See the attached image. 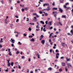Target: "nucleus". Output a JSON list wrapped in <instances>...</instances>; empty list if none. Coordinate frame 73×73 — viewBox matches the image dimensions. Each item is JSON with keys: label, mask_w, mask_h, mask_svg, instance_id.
Segmentation results:
<instances>
[{"label": "nucleus", "mask_w": 73, "mask_h": 73, "mask_svg": "<svg viewBox=\"0 0 73 73\" xmlns=\"http://www.w3.org/2000/svg\"><path fill=\"white\" fill-rule=\"evenodd\" d=\"M43 35H41V36H40V37H41V38H43Z\"/></svg>", "instance_id": "nucleus-48"}, {"label": "nucleus", "mask_w": 73, "mask_h": 73, "mask_svg": "<svg viewBox=\"0 0 73 73\" xmlns=\"http://www.w3.org/2000/svg\"><path fill=\"white\" fill-rule=\"evenodd\" d=\"M17 33V35H18L19 34H20V32H18L17 31L16 32Z\"/></svg>", "instance_id": "nucleus-34"}, {"label": "nucleus", "mask_w": 73, "mask_h": 73, "mask_svg": "<svg viewBox=\"0 0 73 73\" xmlns=\"http://www.w3.org/2000/svg\"><path fill=\"white\" fill-rule=\"evenodd\" d=\"M30 40L31 41H34L35 39H34V38H32Z\"/></svg>", "instance_id": "nucleus-24"}, {"label": "nucleus", "mask_w": 73, "mask_h": 73, "mask_svg": "<svg viewBox=\"0 0 73 73\" xmlns=\"http://www.w3.org/2000/svg\"><path fill=\"white\" fill-rule=\"evenodd\" d=\"M29 38H32L33 37V36L32 35L29 36Z\"/></svg>", "instance_id": "nucleus-30"}, {"label": "nucleus", "mask_w": 73, "mask_h": 73, "mask_svg": "<svg viewBox=\"0 0 73 73\" xmlns=\"http://www.w3.org/2000/svg\"><path fill=\"white\" fill-rule=\"evenodd\" d=\"M25 11H28V7H25Z\"/></svg>", "instance_id": "nucleus-21"}, {"label": "nucleus", "mask_w": 73, "mask_h": 73, "mask_svg": "<svg viewBox=\"0 0 73 73\" xmlns=\"http://www.w3.org/2000/svg\"><path fill=\"white\" fill-rule=\"evenodd\" d=\"M63 58H64V56H62L60 57V59H62Z\"/></svg>", "instance_id": "nucleus-61"}, {"label": "nucleus", "mask_w": 73, "mask_h": 73, "mask_svg": "<svg viewBox=\"0 0 73 73\" xmlns=\"http://www.w3.org/2000/svg\"><path fill=\"white\" fill-rule=\"evenodd\" d=\"M34 19H35V20H36V21H37V19H37V17H34Z\"/></svg>", "instance_id": "nucleus-25"}, {"label": "nucleus", "mask_w": 73, "mask_h": 73, "mask_svg": "<svg viewBox=\"0 0 73 73\" xmlns=\"http://www.w3.org/2000/svg\"><path fill=\"white\" fill-rule=\"evenodd\" d=\"M18 21H19V19H17V20L16 21V22L17 23V22Z\"/></svg>", "instance_id": "nucleus-55"}, {"label": "nucleus", "mask_w": 73, "mask_h": 73, "mask_svg": "<svg viewBox=\"0 0 73 73\" xmlns=\"http://www.w3.org/2000/svg\"><path fill=\"white\" fill-rule=\"evenodd\" d=\"M65 69L66 71V72H67L68 71V69H67V68H65Z\"/></svg>", "instance_id": "nucleus-51"}, {"label": "nucleus", "mask_w": 73, "mask_h": 73, "mask_svg": "<svg viewBox=\"0 0 73 73\" xmlns=\"http://www.w3.org/2000/svg\"><path fill=\"white\" fill-rule=\"evenodd\" d=\"M43 13H44V15L45 16H47L48 15V13H45V12H43Z\"/></svg>", "instance_id": "nucleus-8"}, {"label": "nucleus", "mask_w": 73, "mask_h": 73, "mask_svg": "<svg viewBox=\"0 0 73 73\" xmlns=\"http://www.w3.org/2000/svg\"><path fill=\"white\" fill-rule=\"evenodd\" d=\"M36 56H37L38 58H40V55H38V53L36 54Z\"/></svg>", "instance_id": "nucleus-19"}, {"label": "nucleus", "mask_w": 73, "mask_h": 73, "mask_svg": "<svg viewBox=\"0 0 73 73\" xmlns=\"http://www.w3.org/2000/svg\"><path fill=\"white\" fill-rule=\"evenodd\" d=\"M53 29V27H51L50 28V29Z\"/></svg>", "instance_id": "nucleus-63"}, {"label": "nucleus", "mask_w": 73, "mask_h": 73, "mask_svg": "<svg viewBox=\"0 0 73 73\" xmlns=\"http://www.w3.org/2000/svg\"><path fill=\"white\" fill-rule=\"evenodd\" d=\"M67 65H68V66H70V67H71V66H72L70 64V63H68L67 64Z\"/></svg>", "instance_id": "nucleus-11"}, {"label": "nucleus", "mask_w": 73, "mask_h": 73, "mask_svg": "<svg viewBox=\"0 0 73 73\" xmlns=\"http://www.w3.org/2000/svg\"><path fill=\"white\" fill-rule=\"evenodd\" d=\"M68 35H70L71 36L72 35L70 34L69 33H68Z\"/></svg>", "instance_id": "nucleus-62"}, {"label": "nucleus", "mask_w": 73, "mask_h": 73, "mask_svg": "<svg viewBox=\"0 0 73 73\" xmlns=\"http://www.w3.org/2000/svg\"><path fill=\"white\" fill-rule=\"evenodd\" d=\"M19 53H20V52H19V51H17V52L16 53V54H17Z\"/></svg>", "instance_id": "nucleus-27"}, {"label": "nucleus", "mask_w": 73, "mask_h": 73, "mask_svg": "<svg viewBox=\"0 0 73 73\" xmlns=\"http://www.w3.org/2000/svg\"><path fill=\"white\" fill-rule=\"evenodd\" d=\"M53 34V33H51V34H50V36H49V38H50V36H52V35Z\"/></svg>", "instance_id": "nucleus-23"}, {"label": "nucleus", "mask_w": 73, "mask_h": 73, "mask_svg": "<svg viewBox=\"0 0 73 73\" xmlns=\"http://www.w3.org/2000/svg\"><path fill=\"white\" fill-rule=\"evenodd\" d=\"M54 61L55 62H57L58 61V60H57V59H56L54 60Z\"/></svg>", "instance_id": "nucleus-42"}, {"label": "nucleus", "mask_w": 73, "mask_h": 73, "mask_svg": "<svg viewBox=\"0 0 73 73\" xmlns=\"http://www.w3.org/2000/svg\"><path fill=\"white\" fill-rule=\"evenodd\" d=\"M48 21H46V22H45V24H48Z\"/></svg>", "instance_id": "nucleus-50"}, {"label": "nucleus", "mask_w": 73, "mask_h": 73, "mask_svg": "<svg viewBox=\"0 0 73 73\" xmlns=\"http://www.w3.org/2000/svg\"><path fill=\"white\" fill-rule=\"evenodd\" d=\"M59 56H60V54L58 53H57L56 54V58H57V59H58V58Z\"/></svg>", "instance_id": "nucleus-1"}, {"label": "nucleus", "mask_w": 73, "mask_h": 73, "mask_svg": "<svg viewBox=\"0 0 73 73\" xmlns=\"http://www.w3.org/2000/svg\"><path fill=\"white\" fill-rule=\"evenodd\" d=\"M65 43L64 42H63L62 43V46H64V44H65Z\"/></svg>", "instance_id": "nucleus-40"}, {"label": "nucleus", "mask_w": 73, "mask_h": 73, "mask_svg": "<svg viewBox=\"0 0 73 73\" xmlns=\"http://www.w3.org/2000/svg\"><path fill=\"white\" fill-rule=\"evenodd\" d=\"M36 31H40V29H36Z\"/></svg>", "instance_id": "nucleus-53"}, {"label": "nucleus", "mask_w": 73, "mask_h": 73, "mask_svg": "<svg viewBox=\"0 0 73 73\" xmlns=\"http://www.w3.org/2000/svg\"><path fill=\"white\" fill-rule=\"evenodd\" d=\"M46 26V25H43V27L44 28H45Z\"/></svg>", "instance_id": "nucleus-56"}, {"label": "nucleus", "mask_w": 73, "mask_h": 73, "mask_svg": "<svg viewBox=\"0 0 73 73\" xmlns=\"http://www.w3.org/2000/svg\"><path fill=\"white\" fill-rule=\"evenodd\" d=\"M62 64V66H64L65 65V63L62 62L61 63Z\"/></svg>", "instance_id": "nucleus-6"}, {"label": "nucleus", "mask_w": 73, "mask_h": 73, "mask_svg": "<svg viewBox=\"0 0 73 73\" xmlns=\"http://www.w3.org/2000/svg\"><path fill=\"white\" fill-rule=\"evenodd\" d=\"M9 56H12V54H11V52H9Z\"/></svg>", "instance_id": "nucleus-20"}, {"label": "nucleus", "mask_w": 73, "mask_h": 73, "mask_svg": "<svg viewBox=\"0 0 73 73\" xmlns=\"http://www.w3.org/2000/svg\"><path fill=\"white\" fill-rule=\"evenodd\" d=\"M39 25H37V26H36V28L39 29V28H40V27H39Z\"/></svg>", "instance_id": "nucleus-17"}, {"label": "nucleus", "mask_w": 73, "mask_h": 73, "mask_svg": "<svg viewBox=\"0 0 73 73\" xmlns=\"http://www.w3.org/2000/svg\"><path fill=\"white\" fill-rule=\"evenodd\" d=\"M27 34H26L25 33H24L23 34V36H27Z\"/></svg>", "instance_id": "nucleus-44"}, {"label": "nucleus", "mask_w": 73, "mask_h": 73, "mask_svg": "<svg viewBox=\"0 0 73 73\" xmlns=\"http://www.w3.org/2000/svg\"><path fill=\"white\" fill-rule=\"evenodd\" d=\"M51 9L50 8L49 6H48L46 9L47 11H49V10H50Z\"/></svg>", "instance_id": "nucleus-5"}, {"label": "nucleus", "mask_w": 73, "mask_h": 73, "mask_svg": "<svg viewBox=\"0 0 73 73\" xmlns=\"http://www.w3.org/2000/svg\"><path fill=\"white\" fill-rule=\"evenodd\" d=\"M52 5L53 6L55 5V3H54V2H53V3L52 4Z\"/></svg>", "instance_id": "nucleus-37"}, {"label": "nucleus", "mask_w": 73, "mask_h": 73, "mask_svg": "<svg viewBox=\"0 0 73 73\" xmlns=\"http://www.w3.org/2000/svg\"><path fill=\"white\" fill-rule=\"evenodd\" d=\"M41 42H42V44L43 45L44 44H45V40H42L41 41Z\"/></svg>", "instance_id": "nucleus-7"}, {"label": "nucleus", "mask_w": 73, "mask_h": 73, "mask_svg": "<svg viewBox=\"0 0 73 73\" xmlns=\"http://www.w3.org/2000/svg\"><path fill=\"white\" fill-rule=\"evenodd\" d=\"M21 11H22L23 12H24V9H21Z\"/></svg>", "instance_id": "nucleus-49"}, {"label": "nucleus", "mask_w": 73, "mask_h": 73, "mask_svg": "<svg viewBox=\"0 0 73 73\" xmlns=\"http://www.w3.org/2000/svg\"><path fill=\"white\" fill-rule=\"evenodd\" d=\"M5 48H3L1 49V51L3 52L4 51H5Z\"/></svg>", "instance_id": "nucleus-12"}, {"label": "nucleus", "mask_w": 73, "mask_h": 73, "mask_svg": "<svg viewBox=\"0 0 73 73\" xmlns=\"http://www.w3.org/2000/svg\"><path fill=\"white\" fill-rule=\"evenodd\" d=\"M15 72V70H14V69L13 70L11 71V72Z\"/></svg>", "instance_id": "nucleus-59"}, {"label": "nucleus", "mask_w": 73, "mask_h": 73, "mask_svg": "<svg viewBox=\"0 0 73 73\" xmlns=\"http://www.w3.org/2000/svg\"><path fill=\"white\" fill-rule=\"evenodd\" d=\"M18 44H19V45H21V43L20 42H18Z\"/></svg>", "instance_id": "nucleus-46"}, {"label": "nucleus", "mask_w": 73, "mask_h": 73, "mask_svg": "<svg viewBox=\"0 0 73 73\" xmlns=\"http://www.w3.org/2000/svg\"><path fill=\"white\" fill-rule=\"evenodd\" d=\"M3 38H1V42H3Z\"/></svg>", "instance_id": "nucleus-52"}, {"label": "nucleus", "mask_w": 73, "mask_h": 73, "mask_svg": "<svg viewBox=\"0 0 73 73\" xmlns=\"http://www.w3.org/2000/svg\"><path fill=\"white\" fill-rule=\"evenodd\" d=\"M55 52H56V53H58V49H56V50Z\"/></svg>", "instance_id": "nucleus-38"}, {"label": "nucleus", "mask_w": 73, "mask_h": 73, "mask_svg": "<svg viewBox=\"0 0 73 73\" xmlns=\"http://www.w3.org/2000/svg\"><path fill=\"white\" fill-rule=\"evenodd\" d=\"M60 3H64V1H60Z\"/></svg>", "instance_id": "nucleus-35"}, {"label": "nucleus", "mask_w": 73, "mask_h": 73, "mask_svg": "<svg viewBox=\"0 0 73 73\" xmlns=\"http://www.w3.org/2000/svg\"><path fill=\"white\" fill-rule=\"evenodd\" d=\"M39 13H40V14H42V12L41 11H39Z\"/></svg>", "instance_id": "nucleus-41"}, {"label": "nucleus", "mask_w": 73, "mask_h": 73, "mask_svg": "<svg viewBox=\"0 0 73 73\" xmlns=\"http://www.w3.org/2000/svg\"><path fill=\"white\" fill-rule=\"evenodd\" d=\"M40 23H41V24H44V22L42 21H40Z\"/></svg>", "instance_id": "nucleus-13"}, {"label": "nucleus", "mask_w": 73, "mask_h": 73, "mask_svg": "<svg viewBox=\"0 0 73 73\" xmlns=\"http://www.w3.org/2000/svg\"><path fill=\"white\" fill-rule=\"evenodd\" d=\"M59 25H61V26H62V24L61 23V22H59Z\"/></svg>", "instance_id": "nucleus-36"}, {"label": "nucleus", "mask_w": 73, "mask_h": 73, "mask_svg": "<svg viewBox=\"0 0 73 73\" xmlns=\"http://www.w3.org/2000/svg\"><path fill=\"white\" fill-rule=\"evenodd\" d=\"M49 41L50 42H52V40L50 39H49Z\"/></svg>", "instance_id": "nucleus-33"}, {"label": "nucleus", "mask_w": 73, "mask_h": 73, "mask_svg": "<svg viewBox=\"0 0 73 73\" xmlns=\"http://www.w3.org/2000/svg\"><path fill=\"white\" fill-rule=\"evenodd\" d=\"M52 9L53 10H57V7H56V8H55V7H54V8H53V9Z\"/></svg>", "instance_id": "nucleus-15"}, {"label": "nucleus", "mask_w": 73, "mask_h": 73, "mask_svg": "<svg viewBox=\"0 0 73 73\" xmlns=\"http://www.w3.org/2000/svg\"><path fill=\"white\" fill-rule=\"evenodd\" d=\"M11 40L12 43H13V44H14V43H15V40L14 39H12V38H11Z\"/></svg>", "instance_id": "nucleus-3"}, {"label": "nucleus", "mask_w": 73, "mask_h": 73, "mask_svg": "<svg viewBox=\"0 0 73 73\" xmlns=\"http://www.w3.org/2000/svg\"><path fill=\"white\" fill-rule=\"evenodd\" d=\"M52 22L51 21H50L49 22V23H48V24H49V25H52Z\"/></svg>", "instance_id": "nucleus-16"}, {"label": "nucleus", "mask_w": 73, "mask_h": 73, "mask_svg": "<svg viewBox=\"0 0 73 73\" xmlns=\"http://www.w3.org/2000/svg\"><path fill=\"white\" fill-rule=\"evenodd\" d=\"M45 28H44L43 29V31H44V32H46V30H45Z\"/></svg>", "instance_id": "nucleus-39"}, {"label": "nucleus", "mask_w": 73, "mask_h": 73, "mask_svg": "<svg viewBox=\"0 0 73 73\" xmlns=\"http://www.w3.org/2000/svg\"><path fill=\"white\" fill-rule=\"evenodd\" d=\"M66 60L67 61H69L70 60V58H66Z\"/></svg>", "instance_id": "nucleus-9"}, {"label": "nucleus", "mask_w": 73, "mask_h": 73, "mask_svg": "<svg viewBox=\"0 0 73 73\" xmlns=\"http://www.w3.org/2000/svg\"><path fill=\"white\" fill-rule=\"evenodd\" d=\"M58 9H59L58 11H59V12L60 11V13H62V11H63L62 9L61 8H60V7H58Z\"/></svg>", "instance_id": "nucleus-2"}, {"label": "nucleus", "mask_w": 73, "mask_h": 73, "mask_svg": "<svg viewBox=\"0 0 73 73\" xmlns=\"http://www.w3.org/2000/svg\"><path fill=\"white\" fill-rule=\"evenodd\" d=\"M52 69V68L51 67H50L48 69V70H51Z\"/></svg>", "instance_id": "nucleus-29"}, {"label": "nucleus", "mask_w": 73, "mask_h": 73, "mask_svg": "<svg viewBox=\"0 0 73 73\" xmlns=\"http://www.w3.org/2000/svg\"><path fill=\"white\" fill-rule=\"evenodd\" d=\"M33 15L36 16L37 15V13H34L33 14Z\"/></svg>", "instance_id": "nucleus-22"}, {"label": "nucleus", "mask_w": 73, "mask_h": 73, "mask_svg": "<svg viewBox=\"0 0 73 73\" xmlns=\"http://www.w3.org/2000/svg\"><path fill=\"white\" fill-rule=\"evenodd\" d=\"M30 73H33V71L32 70H31L30 71Z\"/></svg>", "instance_id": "nucleus-57"}, {"label": "nucleus", "mask_w": 73, "mask_h": 73, "mask_svg": "<svg viewBox=\"0 0 73 73\" xmlns=\"http://www.w3.org/2000/svg\"><path fill=\"white\" fill-rule=\"evenodd\" d=\"M13 64H14V63H13V62H12L11 63V64L12 66H13Z\"/></svg>", "instance_id": "nucleus-14"}, {"label": "nucleus", "mask_w": 73, "mask_h": 73, "mask_svg": "<svg viewBox=\"0 0 73 73\" xmlns=\"http://www.w3.org/2000/svg\"><path fill=\"white\" fill-rule=\"evenodd\" d=\"M27 20H26V21H29V18H27Z\"/></svg>", "instance_id": "nucleus-47"}, {"label": "nucleus", "mask_w": 73, "mask_h": 73, "mask_svg": "<svg viewBox=\"0 0 73 73\" xmlns=\"http://www.w3.org/2000/svg\"><path fill=\"white\" fill-rule=\"evenodd\" d=\"M1 3L2 4H4V1H1Z\"/></svg>", "instance_id": "nucleus-31"}, {"label": "nucleus", "mask_w": 73, "mask_h": 73, "mask_svg": "<svg viewBox=\"0 0 73 73\" xmlns=\"http://www.w3.org/2000/svg\"><path fill=\"white\" fill-rule=\"evenodd\" d=\"M32 30V29H31V27H29V31H31Z\"/></svg>", "instance_id": "nucleus-28"}, {"label": "nucleus", "mask_w": 73, "mask_h": 73, "mask_svg": "<svg viewBox=\"0 0 73 73\" xmlns=\"http://www.w3.org/2000/svg\"><path fill=\"white\" fill-rule=\"evenodd\" d=\"M29 59L28 60L29 61H31V58H29Z\"/></svg>", "instance_id": "nucleus-64"}, {"label": "nucleus", "mask_w": 73, "mask_h": 73, "mask_svg": "<svg viewBox=\"0 0 73 73\" xmlns=\"http://www.w3.org/2000/svg\"><path fill=\"white\" fill-rule=\"evenodd\" d=\"M50 53H52V49L50 50Z\"/></svg>", "instance_id": "nucleus-45"}, {"label": "nucleus", "mask_w": 73, "mask_h": 73, "mask_svg": "<svg viewBox=\"0 0 73 73\" xmlns=\"http://www.w3.org/2000/svg\"><path fill=\"white\" fill-rule=\"evenodd\" d=\"M5 72H8V68L7 69H6L5 70Z\"/></svg>", "instance_id": "nucleus-58"}, {"label": "nucleus", "mask_w": 73, "mask_h": 73, "mask_svg": "<svg viewBox=\"0 0 73 73\" xmlns=\"http://www.w3.org/2000/svg\"><path fill=\"white\" fill-rule=\"evenodd\" d=\"M54 17L55 18V19H57V14H55L54 15Z\"/></svg>", "instance_id": "nucleus-18"}, {"label": "nucleus", "mask_w": 73, "mask_h": 73, "mask_svg": "<svg viewBox=\"0 0 73 73\" xmlns=\"http://www.w3.org/2000/svg\"><path fill=\"white\" fill-rule=\"evenodd\" d=\"M10 65H11V64H10V63H9V64H8V66H10Z\"/></svg>", "instance_id": "nucleus-54"}, {"label": "nucleus", "mask_w": 73, "mask_h": 73, "mask_svg": "<svg viewBox=\"0 0 73 73\" xmlns=\"http://www.w3.org/2000/svg\"><path fill=\"white\" fill-rule=\"evenodd\" d=\"M45 5H46H46H47V6H49V3H48L44 4L43 5V7H45Z\"/></svg>", "instance_id": "nucleus-4"}, {"label": "nucleus", "mask_w": 73, "mask_h": 73, "mask_svg": "<svg viewBox=\"0 0 73 73\" xmlns=\"http://www.w3.org/2000/svg\"><path fill=\"white\" fill-rule=\"evenodd\" d=\"M36 17H39V16H38V15L36 14Z\"/></svg>", "instance_id": "nucleus-60"}, {"label": "nucleus", "mask_w": 73, "mask_h": 73, "mask_svg": "<svg viewBox=\"0 0 73 73\" xmlns=\"http://www.w3.org/2000/svg\"><path fill=\"white\" fill-rule=\"evenodd\" d=\"M21 58H22V59H24V58H25V57L24 56H23L21 57Z\"/></svg>", "instance_id": "nucleus-26"}, {"label": "nucleus", "mask_w": 73, "mask_h": 73, "mask_svg": "<svg viewBox=\"0 0 73 73\" xmlns=\"http://www.w3.org/2000/svg\"><path fill=\"white\" fill-rule=\"evenodd\" d=\"M62 17L63 18H65V19H66V17L65 15H62Z\"/></svg>", "instance_id": "nucleus-10"}, {"label": "nucleus", "mask_w": 73, "mask_h": 73, "mask_svg": "<svg viewBox=\"0 0 73 73\" xmlns=\"http://www.w3.org/2000/svg\"><path fill=\"white\" fill-rule=\"evenodd\" d=\"M59 72H62V70L61 69H59Z\"/></svg>", "instance_id": "nucleus-32"}, {"label": "nucleus", "mask_w": 73, "mask_h": 73, "mask_svg": "<svg viewBox=\"0 0 73 73\" xmlns=\"http://www.w3.org/2000/svg\"><path fill=\"white\" fill-rule=\"evenodd\" d=\"M71 33L73 35V30H71Z\"/></svg>", "instance_id": "nucleus-43"}]
</instances>
